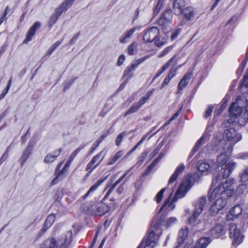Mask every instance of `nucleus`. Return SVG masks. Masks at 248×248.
Wrapping results in <instances>:
<instances>
[{
  "label": "nucleus",
  "mask_w": 248,
  "mask_h": 248,
  "mask_svg": "<svg viewBox=\"0 0 248 248\" xmlns=\"http://www.w3.org/2000/svg\"><path fill=\"white\" fill-rule=\"evenodd\" d=\"M182 13L183 14L184 17L187 20L192 19L195 15L194 9L191 7H188L182 10Z\"/></svg>",
  "instance_id": "obj_28"
},
{
  "label": "nucleus",
  "mask_w": 248,
  "mask_h": 248,
  "mask_svg": "<svg viewBox=\"0 0 248 248\" xmlns=\"http://www.w3.org/2000/svg\"><path fill=\"white\" fill-rule=\"evenodd\" d=\"M127 135V133L126 132H123L118 135V136L117 137L115 140L116 144L117 146H120L121 144V143L123 141V138L125 137H126Z\"/></svg>",
  "instance_id": "obj_36"
},
{
  "label": "nucleus",
  "mask_w": 248,
  "mask_h": 248,
  "mask_svg": "<svg viewBox=\"0 0 248 248\" xmlns=\"http://www.w3.org/2000/svg\"><path fill=\"white\" fill-rule=\"evenodd\" d=\"M234 179H228L220 183L214 190L209 191V199L210 200L216 199L209 209V214L215 216L226 206V199L232 197L234 193V190L231 187L234 184Z\"/></svg>",
  "instance_id": "obj_1"
},
{
  "label": "nucleus",
  "mask_w": 248,
  "mask_h": 248,
  "mask_svg": "<svg viewBox=\"0 0 248 248\" xmlns=\"http://www.w3.org/2000/svg\"><path fill=\"white\" fill-rule=\"evenodd\" d=\"M107 179V177L101 178L99 179L96 183H95L93 186H92L88 192L84 195L83 198L86 199L91 193L94 192L98 187L105 181Z\"/></svg>",
  "instance_id": "obj_24"
},
{
  "label": "nucleus",
  "mask_w": 248,
  "mask_h": 248,
  "mask_svg": "<svg viewBox=\"0 0 248 248\" xmlns=\"http://www.w3.org/2000/svg\"><path fill=\"white\" fill-rule=\"evenodd\" d=\"M62 150V148L55 150L53 154H48L45 157L44 162L46 163H50L53 162L57 157L60 155Z\"/></svg>",
  "instance_id": "obj_20"
},
{
  "label": "nucleus",
  "mask_w": 248,
  "mask_h": 248,
  "mask_svg": "<svg viewBox=\"0 0 248 248\" xmlns=\"http://www.w3.org/2000/svg\"><path fill=\"white\" fill-rule=\"evenodd\" d=\"M241 180L243 182H246L248 180V168H246L240 174Z\"/></svg>",
  "instance_id": "obj_42"
},
{
  "label": "nucleus",
  "mask_w": 248,
  "mask_h": 248,
  "mask_svg": "<svg viewBox=\"0 0 248 248\" xmlns=\"http://www.w3.org/2000/svg\"><path fill=\"white\" fill-rule=\"evenodd\" d=\"M160 222L155 220L151 223L149 234L146 238L143 239L138 248H154L162 234L160 227Z\"/></svg>",
  "instance_id": "obj_3"
},
{
  "label": "nucleus",
  "mask_w": 248,
  "mask_h": 248,
  "mask_svg": "<svg viewBox=\"0 0 248 248\" xmlns=\"http://www.w3.org/2000/svg\"><path fill=\"white\" fill-rule=\"evenodd\" d=\"M210 137V134L207 132L203 134L202 137L197 141L192 152L189 155V157H192L193 155L198 150L199 148L206 141H207Z\"/></svg>",
  "instance_id": "obj_15"
},
{
  "label": "nucleus",
  "mask_w": 248,
  "mask_h": 248,
  "mask_svg": "<svg viewBox=\"0 0 248 248\" xmlns=\"http://www.w3.org/2000/svg\"><path fill=\"white\" fill-rule=\"evenodd\" d=\"M226 233V230L223 225L218 224L213 227L209 232L211 237L218 238Z\"/></svg>",
  "instance_id": "obj_14"
},
{
  "label": "nucleus",
  "mask_w": 248,
  "mask_h": 248,
  "mask_svg": "<svg viewBox=\"0 0 248 248\" xmlns=\"http://www.w3.org/2000/svg\"><path fill=\"white\" fill-rule=\"evenodd\" d=\"M148 154V152L147 151L142 152L138 158V163H140V164L142 163L146 158Z\"/></svg>",
  "instance_id": "obj_47"
},
{
  "label": "nucleus",
  "mask_w": 248,
  "mask_h": 248,
  "mask_svg": "<svg viewBox=\"0 0 248 248\" xmlns=\"http://www.w3.org/2000/svg\"><path fill=\"white\" fill-rule=\"evenodd\" d=\"M176 74V69L173 68H171L169 71V73L168 77H169L171 79Z\"/></svg>",
  "instance_id": "obj_59"
},
{
  "label": "nucleus",
  "mask_w": 248,
  "mask_h": 248,
  "mask_svg": "<svg viewBox=\"0 0 248 248\" xmlns=\"http://www.w3.org/2000/svg\"><path fill=\"white\" fill-rule=\"evenodd\" d=\"M245 106H247V112L245 113V115L248 118L245 120L244 123H247L248 122V100L244 96L237 97L235 101L232 104L229 110L230 116L238 117L242 112V108Z\"/></svg>",
  "instance_id": "obj_7"
},
{
  "label": "nucleus",
  "mask_w": 248,
  "mask_h": 248,
  "mask_svg": "<svg viewBox=\"0 0 248 248\" xmlns=\"http://www.w3.org/2000/svg\"><path fill=\"white\" fill-rule=\"evenodd\" d=\"M79 33H78L76 34L75 36H74L72 37V38L71 39V40L70 42V44L71 45L74 44L77 41L78 38L79 37Z\"/></svg>",
  "instance_id": "obj_63"
},
{
  "label": "nucleus",
  "mask_w": 248,
  "mask_h": 248,
  "mask_svg": "<svg viewBox=\"0 0 248 248\" xmlns=\"http://www.w3.org/2000/svg\"><path fill=\"white\" fill-rule=\"evenodd\" d=\"M64 11H65V10H63V8L61 5H60L59 7L56 9L55 12L54 14L59 17Z\"/></svg>",
  "instance_id": "obj_52"
},
{
  "label": "nucleus",
  "mask_w": 248,
  "mask_h": 248,
  "mask_svg": "<svg viewBox=\"0 0 248 248\" xmlns=\"http://www.w3.org/2000/svg\"><path fill=\"white\" fill-rule=\"evenodd\" d=\"M210 165L206 162H202L201 163L198 167V170L202 172L208 171L211 168Z\"/></svg>",
  "instance_id": "obj_34"
},
{
  "label": "nucleus",
  "mask_w": 248,
  "mask_h": 248,
  "mask_svg": "<svg viewBox=\"0 0 248 248\" xmlns=\"http://www.w3.org/2000/svg\"><path fill=\"white\" fill-rule=\"evenodd\" d=\"M119 183H117V181H116L111 186V187L109 189V190L107 192L106 194L105 195L104 198L106 199L107 198L108 196L111 193V192L113 191L114 188L116 187V186L119 184Z\"/></svg>",
  "instance_id": "obj_46"
},
{
  "label": "nucleus",
  "mask_w": 248,
  "mask_h": 248,
  "mask_svg": "<svg viewBox=\"0 0 248 248\" xmlns=\"http://www.w3.org/2000/svg\"><path fill=\"white\" fill-rule=\"evenodd\" d=\"M32 149L33 145L32 143L29 142L21 157V160L22 161L21 165H22L30 156Z\"/></svg>",
  "instance_id": "obj_27"
},
{
  "label": "nucleus",
  "mask_w": 248,
  "mask_h": 248,
  "mask_svg": "<svg viewBox=\"0 0 248 248\" xmlns=\"http://www.w3.org/2000/svg\"><path fill=\"white\" fill-rule=\"evenodd\" d=\"M83 148V146H80L79 147L75 149L70 155L69 159H71V160H73L79 151Z\"/></svg>",
  "instance_id": "obj_41"
},
{
  "label": "nucleus",
  "mask_w": 248,
  "mask_h": 248,
  "mask_svg": "<svg viewBox=\"0 0 248 248\" xmlns=\"http://www.w3.org/2000/svg\"><path fill=\"white\" fill-rule=\"evenodd\" d=\"M223 144V141L221 140L220 139L218 140H215L213 144H208L206 145V148H208L209 153L212 151L218 152L221 150V148H223L222 146Z\"/></svg>",
  "instance_id": "obj_17"
},
{
  "label": "nucleus",
  "mask_w": 248,
  "mask_h": 248,
  "mask_svg": "<svg viewBox=\"0 0 248 248\" xmlns=\"http://www.w3.org/2000/svg\"><path fill=\"white\" fill-rule=\"evenodd\" d=\"M206 203L205 197H201L195 201L193 204L195 207L192 215L189 219L190 223H193L203 210Z\"/></svg>",
  "instance_id": "obj_10"
},
{
  "label": "nucleus",
  "mask_w": 248,
  "mask_h": 248,
  "mask_svg": "<svg viewBox=\"0 0 248 248\" xmlns=\"http://www.w3.org/2000/svg\"><path fill=\"white\" fill-rule=\"evenodd\" d=\"M229 233L233 245L238 246L243 242L244 235L241 232L240 227H238L235 224H230Z\"/></svg>",
  "instance_id": "obj_9"
},
{
  "label": "nucleus",
  "mask_w": 248,
  "mask_h": 248,
  "mask_svg": "<svg viewBox=\"0 0 248 248\" xmlns=\"http://www.w3.org/2000/svg\"><path fill=\"white\" fill-rule=\"evenodd\" d=\"M142 33V39L145 43L154 42L155 45L157 47L164 45L168 40V38L160 36V31L157 27H152L145 30Z\"/></svg>",
  "instance_id": "obj_6"
},
{
  "label": "nucleus",
  "mask_w": 248,
  "mask_h": 248,
  "mask_svg": "<svg viewBox=\"0 0 248 248\" xmlns=\"http://www.w3.org/2000/svg\"><path fill=\"white\" fill-rule=\"evenodd\" d=\"M210 243V240L209 238H201L196 242L195 246L191 248H205Z\"/></svg>",
  "instance_id": "obj_26"
},
{
  "label": "nucleus",
  "mask_w": 248,
  "mask_h": 248,
  "mask_svg": "<svg viewBox=\"0 0 248 248\" xmlns=\"http://www.w3.org/2000/svg\"><path fill=\"white\" fill-rule=\"evenodd\" d=\"M164 154L161 152L159 156L155 158L153 162L148 167L146 171L142 174L143 176L147 175L150 171L152 170L153 168L158 163L161 159L164 156Z\"/></svg>",
  "instance_id": "obj_29"
},
{
  "label": "nucleus",
  "mask_w": 248,
  "mask_h": 248,
  "mask_svg": "<svg viewBox=\"0 0 248 248\" xmlns=\"http://www.w3.org/2000/svg\"><path fill=\"white\" fill-rule=\"evenodd\" d=\"M154 91V89L147 91L145 95L141 98L138 103L133 104L130 108L125 112L124 116H126L128 115L137 112L139 109H140L141 106L146 102Z\"/></svg>",
  "instance_id": "obj_11"
},
{
  "label": "nucleus",
  "mask_w": 248,
  "mask_h": 248,
  "mask_svg": "<svg viewBox=\"0 0 248 248\" xmlns=\"http://www.w3.org/2000/svg\"><path fill=\"white\" fill-rule=\"evenodd\" d=\"M247 189V186L245 184L240 185L239 186L236 190V194L237 196H240L244 193L245 191Z\"/></svg>",
  "instance_id": "obj_37"
},
{
  "label": "nucleus",
  "mask_w": 248,
  "mask_h": 248,
  "mask_svg": "<svg viewBox=\"0 0 248 248\" xmlns=\"http://www.w3.org/2000/svg\"><path fill=\"white\" fill-rule=\"evenodd\" d=\"M9 151V148H8L5 152L4 153L2 156L1 157L0 161H4L8 156V152Z\"/></svg>",
  "instance_id": "obj_61"
},
{
  "label": "nucleus",
  "mask_w": 248,
  "mask_h": 248,
  "mask_svg": "<svg viewBox=\"0 0 248 248\" xmlns=\"http://www.w3.org/2000/svg\"><path fill=\"white\" fill-rule=\"evenodd\" d=\"M102 159H101L97 164L94 165V164H91V161H90L87 165L86 170H89L87 173V176H89L92 173L93 171L99 165L100 163L102 161Z\"/></svg>",
  "instance_id": "obj_33"
},
{
  "label": "nucleus",
  "mask_w": 248,
  "mask_h": 248,
  "mask_svg": "<svg viewBox=\"0 0 248 248\" xmlns=\"http://www.w3.org/2000/svg\"><path fill=\"white\" fill-rule=\"evenodd\" d=\"M172 48V46H169L161 51L158 55L159 57H162L167 55Z\"/></svg>",
  "instance_id": "obj_49"
},
{
  "label": "nucleus",
  "mask_w": 248,
  "mask_h": 248,
  "mask_svg": "<svg viewBox=\"0 0 248 248\" xmlns=\"http://www.w3.org/2000/svg\"><path fill=\"white\" fill-rule=\"evenodd\" d=\"M210 137V134L207 132L203 134L202 137L197 141L192 152L189 155V157H192L193 155L198 150L199 148L206 141H207Z\"/></svg>",
  "instance_id": "obj_16"
},
{
  "label": "nucleus",
  "mask_w": 248,
  "mask_h": 248,
  "mask_svg": "<svg viewBox=\"0 0 248 248\" xmlns=\"http://www.w3.org/2000/svg\"><path fill=\"white\" fill-rule=\"evenodd\" d=\"M125 181H124L122 185H120L117 188L116 191L119 194H121L123 193L124 189V184L125 183Z\"/></svg>",
  "instance_id": "obj_57"
},
{
  "label": "nucleus",
  "mask_w": 248,
  "mask_h": 248,
  "mask_svg": "<svg viewBox=\"0 0 248 248\" xmlns=\"http://www.w3.org/2000/svg\"><path fill=\"white\" fill-rule=\"evenodd\" d=\"M129 38L125 34H124L120 38V42L122 44L126 43L129 40Z\"/></svg>",
  "instance_id": "obj_54"
},
{
  "label": "nucleus",
  "mask_w": 248,
  "mask_h": 248,
  "mask_svg": "<svg viewBox=\"0 0 248 248\" xmlns=\"http://www.w3.org/2000/svg\"><path fill=\"white\" fill-rule=\"evenodd\" d=\"M185 168V166L184 164H181L179 165L175 170L173 173L170 176L169 182H168V185H170L172 183H173L174 182H175L178 176L183 172V171L184 170Z\"/></svg>",
  "instance_id": "obj_18"
},
{
  "label": "nucleus",
  "mask_w": 248,
  "mask_h": 248,
  "mask_svg": "<svg viewBox=\"0 0 248 248\" xmlns=\"http://www.w3.org/2000/svg\"><path fill=\"white\" fill-rule=\"evenodd\" d=\"M170 80H171V79L170 78V77L167 76L165 78V79H164V81H163V83L162 84L161 88L162 89L163 87H164L167 85H168V83L170 82Z\"/></svg>",
  "instance_id": "obj_58"
},
{
  "label": "nucleus",
  "mask_w": 248,
  "mask_h": 248,
  "mask_svg": "<svg viewBox=\"0 0 248 248\" xmlns=\"http://www.w3.org/2000/svg\"><path fill=\"white\" fill-rule=\"evenodd\" d=\"M185 6L184 0H175L173 4V9L175 14H180Z\"/></svg>",
  "instance_id": "obj_22"
},
{
  "label": "nucleus",
  "mask_w": 248,
  "mask_h": 248,
  "mask_svg": "<svg viewBox=\"0 0 248 248\" xmlns=\"http://www.w3.org/2000/svg\"><path fill=\"white\" fill-rule=\"evenodd\" d=\"M40 26V24L38 22H36L31 27L30 30L28 32L26 38L24 40V42L27 43L32 40V37L34 35L36 30L39 28Z\"/></svg>",
  "instance_id": "obj_21"
},
{
  "label": "nucleus",
  "mask_w": 248,
  "mask_h": 248,
  "mask_svg": "<svg viewBox=\"0 0 248 248\" xmlns=\"http://www.w3.org/2000/svg\"><path fill=\"white\" fill-rule=\"evenodd\" d=\"M61 44V41H57L47 50V54L50 55Z\"/></svg>",
  "instance_id": "obj_43"
},
{
  "label": "nucleus",
  "mask_w": 248,
  "mask_h": 248,
  "mask_svg": "<svg viewBox=\"0 0 248 248\" xmlns=\"http://www.w3.org/2000/svg\"><path fill=\"white\" fill-rule=\"evenodd\" d=\"M173 15L170 9H166L157 20V24L165 33L171 31L172 28Z\"/></svg>",
  "instance_id": "obj_8"
},
{
  "label": "nucleus",
  "mask_w": 248,
  "mask_h": 248,
  "mask_svg": "<svg viewBox=\"0 0 248 248\" xmlns=\"http://www.w3.org/2000/svg\"><path fill=\"white\" fill-rule=\"evenodd\" d=\"M243 211V208L241 205H235L230 211V215L232 217L231 219H234L238 217Z\"/></svg>",
  "instance_id": "obj_23"
},
{
  "label": "nucleus",
  "mask_w": 248,
  "mask_h": 248,
  "mask_svg": "<svg viewBox=\"0 0 248 248\" xmlns=\"http://www.w3.org/2000/svg\"><path fill=\"white\" fill-rule=\"evenodd\" d=\"M227 161L228 157L226 154H221L217 157V164L215 168H217L221 166L222 169L224 170L222 175L220 174L217 176L214 175L211 185V188L214 187V186L217 183L218 180H221L222 178H227L228 177L235 168V163L232 162L226 164Z\"/></svg>",
  "instance_id": "obj_4"
},
{
  "label": "nucleus",
  "mask_w": 248,
  "mask_h": 248,
  "mask_svg": "<svg viewBox=\"0 0 248 248\" xmlns=\"http://www.w3.org/2000/svg\"><path fill=\"white\" fill-rule=\"evenodd\" d=\"M125 60V56L124 54H122L119 57V59L117 62V64L118 65H121L124 61Z\"/></svg>",
  "instance_id": "obj_60"
},
{
  "label": "nucleus",
  "mask_w": 248,
  "mask_h": 248,
  "mask_svg": "<svg viewBox=\"0 0 248 248\" xmlns=\"http://www.w3.org/2000/svg\"><path fill=\"white\" fill-rule=\"evenodd\" d=\"M55 217L54 215H49L46 219L45 224L43 228L40 231V234L42 235L48 228H49L54 223Z\"/></svg>",
  "instance_id": "obj_19"
},
{
  "label": "nucleus",
  "mask_w": 248,
  "mask_h": 248,
  "mask_svg": "<svg viewBox=\"0 0 248 248\" xmlns=\"http://www.w3.org/2000/svg\"><path fill=\"white\" fill-rule=\"evenodd\" d=\"M138 46V43L134 42L128 46L127 52L130 55H133L137 53Z\"/></svg>",
  "instance_id": "obj_32"
},
{
  "label": "nucleus",
  "mask_w": 248,
  "mask_h": 248,
  "mask_svg": "<svg viewBox=\"0 0 248 248\" xmlns=\"http://www.w3.org/2000/svg\"><path fill=\"white\" fill-rule=\"evenodd\" d=\"M92 214L96 216H103L109 211V207L105 203H99L91 207Z\"/></svg>",
  "instance_id": "obj_13"
},
{
  "label": "nucleus",
  "mask_w": 248,
  "mask_h": 248,
  "mask_svg": "<svg viewBox=\"0 0 248 248\" xmlns=\"http://www.w3.org/2000/svg\"><path fill=\"white\" fill-rule=\"evenodd\" d=\"M191 74L190 73H187L185 75L182 79L180 80V82L178 85V92L182 91L184 88H185L186 85L188 83L190 79Z\"/></svg>",
  "instance_id": "obj_25"
},
{
  "label": "nucleus",
  "mask_w": 248,
  "mask_h": 248,
  "mask_svg": "<svg viewBox=\"0 0 248 248\" xmlns=\"http://www.w3.org/2000/svg\"><path fill=\"white\" fill-rule=\"evenodd\" d=\"M117 161V159L114 157V156H113L112 157L110 158L108 162V165H111L113 164H114L116 161Z\"/></svg>",
  "instance_id": "obj_62"
},
{
  "label": "nucleus",
  "mask_w": 248,
  "mask_h": 248,
  "mask_svg": "<svg viewBox=\"0 0 248 248\" xmlns=\"http://www.w3.org/2000/svg\"><path fill=\"white\" fill-rule=\"evenodd\" d=\"M137 27H134L133 28L131 29L130 30L126 31L124 34L129 38L130 39V38L133 35V33L135 32L136 30L137 29Z\"/></svg>",
  "instance_id": "obj_50"
},
{
  "label": "nucleus",
  "mask_w": 248,
  "mask_h": 248,
  "mask_svg": "<svg viewBox=\"0 0 248 248\" xmlns=\"http://www.w3.org/2000/svg\"><path fill=\"white\" fill-rule=\"evenodd\" d=\"M68 169V167H66V166L64 165L63 168L60 171H58V172L62 176H64V174L67 171Z\"/></svg>",
  "instance_id": "obj_64"
},
{
  "label": "nucleus",
  "mask_w": 248,
  "mask_h": 248,
  "mask_svg": "<svg viewBox=\"0 0 248 248\" xmlns=\"http://www.w3.org/2000/svg\"><path fill=\"white\" fill-rule=\"evenodd\" d=\"M163 5V0H158L157 3L154 10V14L156 15L160 11Z\"/></svg>",
  "instance_id": "obj_40"
},
{
  "label": "nucleus",
  "mask_w": 248,
  "mask_h": 248,
  "mask_svg": "<svg viewBox=\"0 0 248 248\" xmlns=\"http://www.w3.org/2000/svg\"><path fill=\"white\" fill-rule=\"evenodd\" d=\"M75 0H65L60 5L63 10L66 11L72 5Z\"/></svg>",
  "instance_id": "obj_38"
},
{
  "label": "nucleus",
  "mask_w": 248,
  "mask_h": 248,
  "mask_svg": "<svg viewBox=\"0 0 248 248\" xmlns=\"http://www.w3.org/2000/svg\"><path fill=\"white\" fill-rule=\"evenodd\" d=\"M188 233V230L187 227H186L184 229H182L180 230L179 234V237L178 238V242L179 244L182 243L184 241L186 238L187 237Z\"/></svg>",
  "instance_id": "obj_31"
},
{
  "label": "nucleus",
  "mask_w": 248,
  "mask_h": 248,
  "mask_svg": "<svg viewBox=\"0 0 248 248\" xmlns=\"http://www.w3.org/2000/svg\"><path fill=\"white\" fill-rule=\"evenodd\" d=\"M179 115V111L176 112L168 121H167L166 124H170L172 121L175 120Z\"/></svg>",
  "instance_id": "obj_55"
},
{
  "label": "nucleus",
  "mask_w": 248,
  "mask_h": 248,
  "mask_svg": "<svg viewBox=\"0 0 248 248\" xmlns=\"http://www.w3.org/2000/svg\"><path fill=\"white\" fill-rule=\"evenodd\" d=\"M124 153V150H120L117 152L115 155L114 157L117 159V160L120 159L121 157H122Z\"/></svg>",
  "instance_id": "obj_56"
},
{
  "label": "nucleus",
  "mask_w": 248,
  "mask_h": 248,
  "mask_svg": "<svg viewBox=\"0 0 248 248\" xmlns=\"http://www.w3.org/2000/svg\"><path fill=\"white\" fill-rule=\"evenodd\" d=\"M214 107L213 106H209L205 111L204 117L205 118H208L212 113Z\"/></svg>",
  "instance_id": "obj_51"
},
{
  "label": "nucleus",
  "mask_w": 248,
  "mask_h": 248,
  "mask_svg": "<svg viewBox=\"0 0 248 248\" xmlns=\"http://www.w3.org/2000/svg\"><path fill=\"white\" fill-rule=\"evenodd\" d=\"M176 55L173 56L170 60L167 62L161 68V70L164 72L172 63L176 64L177 60L176 59Z\"/></svg>",
  "instance_id": "obj_35"
},
{
  "label": "nucleus",
  "mask_w": 248,
  "mask_h": 248,
  "mask_svg": "<svg viewBox=\"0 0 248 248\" xmlns=\"http://www.w3.org/2000/svg\"><path fill=\"white\" fill-rule=\"evenodd\" d=\"M59 17L58 16L53 14L50 18L49 21V25L50 26H52L54 23H56Z\"/></svg>",
  "instance_id": "obj_48"
},
{
  "label": "nucleus",
  "mask_w": 248,
  "mask_h": 248,
  "mask_svg": "<svg viewBox=\"0 0 248 248\" xmlns=\"http://www.w3.org/2000/svg\"><path fill=\"white\" fill-rule=\"evenodd\" d=\"M102 155V152H100L96 155H95L93 157L91 161V164H95L100 158L101 156Z\"/></svg>",
  "instance_id": "obj_53"
},
{
  "label": "nucleus",
  "mask_w": 248,
  "mask_h": 248,
  "mask_svg": "<svg viewBox=\"0 0 248 248\" xmlns=\"http://www.w3.org/2000/svg\"><path fill=\"white\" fill-rule=\"evenodd\" d=\"M165 190L166 188H163L157 194L156 196V201L157 203H159L161 201Z\"/></svg>",
  "instance_id": "obj_44"
},
{
  "label": "nucleus",
  "mask_w": 248,
  "mask_h": 248,
  "mask_svg": "<svg viewBox=\"0 0 248 248\" xmlns=\"http://www.w3.org/2000/svg\"><path fill=\"white\" fill-rule=\"evenodd\" d=\"M62 162H60L58 164L56 167V169L55 170V174H56V176L51 181V184L52 185H54L57 184L58 182H59L61 180H62L64 176H62L60 173L58 172V171L61 169V167L62 165Z\"/></svg>",
  "instance_id": "obj_30"
},
{
  "label": "nucleus",
  "mask_w": 248,
  "mask_h": 248,
  "mask_svg": "<svg viewBox=\"0 0 248 248\" xmlns=\"http://www.w3.org/2000/svg\"><path fill=\"white\" fill-rule=\"evenodd\" d=\"M71 231H67L63 236L56 239L52 237L44 241L40 248H67L72 240Z\"/></svg>",
  "instance_id": "obj_5"
},
{
  "label": "nucleus",
  "mask_w": 248,
  "mask_h": 248,
  "mask_svg": "<svg viewBox=\"0 0 248 248\" xmlns=\"http://www.w3.org/2000/svg\"><path fill=\"white\" fill-rule=\"evenodd\" d=\"M189 184V181L188 180L183 182L179 187L173 199L171 198L172 194H170L160 209L158 213L160 214L162 212L164 211V214H162L159 217H155L152 223L155 220L156 221L160 222V227L162 229L161 226L163 225H165L167 227H169L176 222L177 219L175 217H170L165 221V217L167 215L169 212L172 211L174 209L175 205L174 202H175L178 199L183 198L185 196L190 188ZM161 230H162V229Z\"/></svg>",
  "instance_id": "obj_2"
},
{
  "label": "nucleus",
  "mask_w": 248,
  "mask_h": 248,
  "mask_svg": "<svg viewBox=\"0 0 248 248\" xmlns=\"http://www.w3.org/2000/svg\"><path fill=\"white\" fill-rule=\"evenodd\" d=\"M181 31V29H176L174 30L171 33V35L170 36V39L171 41L174 40L175 39L177 38L178 35L179 34Z\"/></svg>",
  "instance_id": "obj_45"
},
{
  "label": "nucleus",
  "mask_w": 248,
  "mask_h": 248,
  "mask_svg": "<svg viewBox=\"0 0 248 248\" xmlns=\"http://www.w3.org/2000/svg\"><path fill=\"white\" fill-rule=\"evenodd\" d=\"M137 67V65L132 64L130 67H127L124 73L123 77L127 76L131 72L134 71Z\"/></svg>",
  "instance_id": "obj_39"
},
{
  "label": "nucleus",
  "mask_w": 248,
  "mask_h": 248,
  "mask_svg": "<svg viewBox=\"0 0 248 248\" xmlns=\"http://www.w3.org/2000/svg\"><path fill=\"white\" fill-rule=\"evenodd\" d=\"M223 137L233 145L241 140L242 138L241 134L237 132L233 128L225 129L224 131Z\"/></svg>",
  "instance_id": "obj_12"
}]
</instances>
